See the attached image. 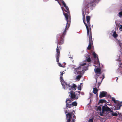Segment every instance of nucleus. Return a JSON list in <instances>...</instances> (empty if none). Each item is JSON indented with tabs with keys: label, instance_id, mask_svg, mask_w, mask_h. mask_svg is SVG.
<instances>
[{
	"label": "nucleus",
	"instance_id": "f257e3e1",
	"mask_svg": "<svg viewBox=\"0 0 122 122\" xmlns=\"http://www.w3.org/2000/svg\"><path fill=\"white\" fill-rule=\"evenodd\" d=\"M100 0H91L90 2H88L86 3L85 5L84 6L82 9V14L83 16V20L84 24L85 25L87 30V35L88 36L89 35V27L90 29V30L91 25L90 23V16H86V20L87 23L86 24V22L85 15V14L86 13L88 14L89 13V7L92 6L93 3L95 2L98 3Z\"/></svg>",
	"mask_w": 122,
	"mask_h": 122
},
{
	"label": "nucleus",
	"instance_id": "f03ea898",
	"mask_svg": "<svg viewBox=\"0 0 122 122\" xmlns=\"http://www.w3.org/2000/svg\"><path fill=\"white\" fill-rule=\"evenodd\" d=\"M61 3L63 4L64 6L65 7L66 9L65 10V11L66 13H65L64 11L63 10V13L67 22L66 23V26H70L71 23V16L69 8L67 6L64 2L63 0H60Z\"/></svg>",
	"mask_w": 122,
	"mask_h": 122
},
{
	"label": "nucleus",
	"instance_id": "7ed1b4c3",
	"mask_svg": "<svg viewBox=\"0 0 122 122\" xmlns=\"http://www.w3.org/2000/svg\"><path fill=\"white\" fill-rule=\"evenodd\" d=\"M70 26H66V28L64 31L63 33L61 34L60 36V38L58 41L57 42V44L61 45L63 44L64 43V38L65 36L66 35V31Z\"/></svg>",
	"mask_w": 122,
	"mask_h": 122
},
{
	"label": "nucleus",
	"instance_id": "20e7f679",
	"mask_svg": "<svg viewBox=\"0 0 122 122\" xmlns=\"http://www.w3.org/2000/svg\"><path fill=\"white\" fill-rule=\"evenodd\" d=\"M89 44L88 46L87 49L88 50H90L92 46L93 45V41L92 39V31L91 29H90V30L89 31Z\"/></svg>",
	"mask_w": 122,
	"mask_h": 122
},
{
	"label": "nucleus",
	"instance_id": "39448f33",
	"mask_svg": "<svg viewBox=\"0 0 122 122\" xmlns=\"http://www.w3.org/2000/svg\"><path fill=\"white\" fill-rule=\"evenodd\" d=\"M111 98L114 103L117 104V107H115L116 109L117 110L120 109V107L122 106V102H120L119 101L116 100L114 97H111Z\"/></svg>",
	"mask_w": 122,
	"mask_h": 122
},
{
	"label": "nucleus",
	"instance_id": "423d86ee",
	"mask_svg": "<svg viewBox=\"0 0 122 122\" xmlns=\"http://www.w3.org/2000/svg\"><path fill=\"white\" fill-rule=\"evenodd\" d=\"M58 44H57V47L56 48V61L57 62H59V58L60 56V49H61V46H58Z\"/></svg>",
	"mask_w": 122,
	"mask_h": 122
},
{
	"label": "nucleus",
	"instance_id": "0eeeda50",
	"mask_svg": "<svg viewBox=\"0 0 122 122\" xmlns=\"http://www.w3.org/2000/svg\"><path fill=\"white\" fill-rule=\"evenodd\" d=\"M102 112H104L105 111L106 112L109 111L111 112H113V111L111 109L106 105L102 106Z\"/></svg>",
	"mask_w": 122,
	"mask_h": 122
},
{
	"label": "nucleus",
	"instance_id": "6e6552de",
	"mask_svg": "<svg viewBox=\"0 0 122 122\" xmlns=\"http://www.w3.org/2000/svg\"><path fill=\"white\" fill-rule=\"evenodd\" d=\"M81 69V66H79L77 68H75L74 71V73L76 74L77 73V74L80 75L81 74L82 71Z\"/></svg>",
	"mask_w": 122,
	"mask_h": 122
},
{
	"label": "nucleus",
	"instance_id": "1a4fd4ad",
	"mask_svg": "<svg viewBox=\"0 0 122 122\" xmlns=\"http://www.w3.org/2000/svg\"><path fill=\"white\" fill-rule=\"evenodd\" d=\"M69 93L70 94V97L71 99H77L78 97V96H76V95L73 92V91H71L69 92ZM69 96H70V95H69Z\"/></svg>",
	"mask_w": 122,
	"mask_h": 122
},
{
	"label": "nucleus",
	"instance_id": "9d476101",
	"mask_svg": "<svg viewBox=\"0 0 122 122\" xmlns=\"http://www.w3.org/2000/svg\"><path fill=\"white\" fill-rule=\"evenodd\" d=\"M94 71L96 74L97 76H99L102 73L101 72V70L99 68H95Z\"/></svg>",
	"mask_w": 122,
	"mask_h": 122
},
{
	"label": "nucleus",
	"instance_id": "9b49d317",
	"mask_svg": "<svg viewBox=\"0 0 122 122\" xmlns=\"http://www.w3.org/2000/svg\"><path fill=\"white\" fill-rule=\"evenodd\" d=\"M107 95V93L106 92H101L100 93L99 97L100 98L104 97Z\"/></svg>",
	"mask_w": 122,
	"mask_h": 122
},
{
	"label": "nucleus",
	"instance_id": "f8f14e48",
	"mask_svg": "<svg viewBox=\"0 0 122 122\" xmlns=\"http://www.w3.org/2000/svg\"><path fill=\"white\" fill-rule=\"evenodd\" d=\"M92 55L93 56L94 58H97V64H99V62L98 60V57L97 56V55L94 52H93Z\"/></svg>",
	"mask_w": 122,
	"mask_h": 122
},
{
	"label": "nucleus",
	"instance_id": "ddd939ff",
	"mask_svg": "<svg viewBox=\"0 0 122 122\" xmlns=\"http://www.w3.org/2000/svg\"><path fill=\"white\" fill-rule=\"evenodd\" d=\"M76 86L75 84H73V85H71L70 86V88L69 90H71V89L75 90L76 89Z\"/></svg>",
	"mask_w": 122,
	"mask_h": 122
},
{
	"label": "nucleus",
	"instance_id": "4468645a",
	"mask_svg": "<svg viewBox=\"0 0 122 122\" xmlns=\"http://www.w3.org/2000/svg\"><path fill=\"white\" fill-rule=\"evenodd\" d=\"M72 112L68 113L66 114V116H68L69 117L68 119L67 122H70L71 121V116L72 115Z\"/></svg>",
	"mask_w": 122,
	"mask_h": 122
},
{
	"label": "nucleus",
	"instance_id": "2eb2a0df",
	"mask_svg": "<svg viewBox=\"0 0 122 122\" xmlns=\"http://www.w3.org/2000/svg\"><path fill=\"white\" fill-rule=\"evenodd\" d=\"M64 81V83H65V85H66V88L65 86L64 85H64H63L62 83V85L63 86V87H64V89H66L67 88H69V87L70 88V84H67V83L65 82L64 81Z\"/></svg>",
	"mask_w": 122,
	"mask_h": 122
},
{
	"label": "nucleus",
	"instance_id": "dca6fc26",
	"mask_svg": "<svg viewBox=\"0 0 122 122\" xmlns=\"http://www.w3.org/2000/svg\"><path fill=\"white\" fill-rule=\"evenodd\" d=\"M60 80L61 82H63V81H64V80L63 79L62 76L63 75L64 73L65 72H64V71H63V72H60Z\"/></svg>",
	"mask_w": 122,
	"mask_h": 122
},
{
	"label": "nucleus",
	"instance_id": "f3484780",
	"mask_svg": "<svg viewBox=\"0 0 122 122\" xmlns=\"http://www.w3.org/2000/svg\"><path fill=\"white\" fill-rule=\"evenodd\" d=\"M104 78V77L102 78L101 77H99L98 78V80H100V81L99 82H98V88L99 86L100 85V84Z\"/></svg>",
	"mask_w": 122,
	"mask_h": 122
},
{
	"label": "nucleus",
	"instance_id": "a211bd4d",
	"mask_svg": "<svg viewBox=\"0 0 122 122\" xmlns=\"http://www.w3.org/2000/svg\"><path fill=\"white\" fill-rule=\"evenodd\" d=\"M76 96H80V92L79 91H76L74 92Z\"/></svg>",
	"mask_w": 122,
	"mask_h": 122
},
{
	"label": "nucleus",
	"instance_id": "6ab92c4d",
	"mask_svg": "<svg viewBox=\"0 0 122 122\" xmlns=\"http://www.w3.org/2000/svg\"><path fill=\"white\" fill-rule=\"evenodd\" d=\"M69 103H66V109H67V108H71V104H69Z\"/></svg>",
	"mask_w": 122,
	"mask_h": 122
},
{
	"label": "nucleus",
	"instance_id": "aec40b11",
	"mask_svg": "<svg viewBox=\"0 0 122 122\" xmlns=\"http://www.w3.org/2000/svg\"><path fill=\"white\" fill-rule=\"evenodd\" d=\"M72 99L71 97L66 99V103H70Z\"/></svg>",
	"mask_w": 122,
	"mask_h": 122
},
{
	"label": "nucleus",
	"instance_id": "412c9836",
	"mask_svg": "<svg viewBox=\"0 0 122 122\" xmlns=\"http://www.w3.org/2000/svg\"><path fill=\"white\" fill-rule=\"evenodd\" d=\"M98 91V90L96 88H94L93 89V93L96 94Z\"/></svg>",
	"mask_w": 122,
	"mask_h": 122
},
{
	"label": "nucleus",
	"instance_id": "4be33fe9",
	"mask_svg": "<svg viewBox=\"0 0 122 122\" xmlns=\"http://www.w3.org/2000/svg\"><path fill=\"white\" fill-rule=\"evenodd\" d=\"M113 36V37L114 38H116L118 36V35L116 33V32L115 31L112 35Z\"/></svg>",
	"mask_w": 122,
	"mask_h": 122
},
{
	"label": "nucleus",
	"instance_id": "5701e85b",
	"mask_svg": "<svg viewBox=\"0 0 122 122\" xmlns=\"http://www.w3.org/2000/svg\"><path fill=\"white\" fill-rule=\"evenodd\" d=\"M91 61V58L90 57H89L88 58L86 59V60H85V62H90Z\"/></svg>",
	"mask_w": 122,
	"mask_h": 122
},
{
	"label": "nucleus",
	"instance_id": "b1692460",
	"mask_svg": "<svg viewBox=\"0 0 122 122\" xmlns=\"http://www.w3.org/2000/svg\"><path fill=\"white\" fill-rule=\"evenodd\" d=\"M106 101L104 99H100L99 100V103H103L105 102Z\"/></svg>",
	"mask_w": 122,
	"mask_h": 122
},
{
	"label": "nucleus",
	"instance_id": "393cba45",
	"mask_svg": "<svg viewBox=\"0 0 122 122\" xmlns=\"http://www.w3.org/2000/svg\"><path fill=\"white\" fill-rule=\"evenodd\" d=\"M71 104V105L73 106H77V103L76 102H72Z\"/></svg>",
	"mask_w": 122,
	"mask_h": 122
},
{
	"label": "nucleus",
	"instance_id": "a878e982",
	"mask_svg": "<svg viewBox=\"0 0 122 122\" xmlns=\"http://www.w3.org/2000/svg\"><path fill=\"white\" fill-rule=\"evenodd\" d=\"M81 77V75H78L76 76V79L77 80L79 81L80 80Z\"/></svg>",
	"mask_w": 122,
	"mask_h": 122
},
{
	"label": "nucleus",
	"instance_id": "bb28decb",
	"mask_svg": "<svg viewBox=\"0 0 122 122\" xmlns=\"http://www.w3.org/2000/svg\"><path fill=\"white\" fill-rule=\"evenodd\" d=\"M120 56H117V58H116V61H119L120 60Z\"/></svg>",
	"mask_w": 122,
	"mask_h": 122
},
{
	"label": "nucleus",
	"instance_id": "cd10ccee",
	"mask_svg": "<svg viewBox=\"0 0 122 122\" xmlns=\"http://www.w3.org/2000/svg\"><path fill=\"white\" fill-rule=\"evenodd\" d=\"M111 114L112 115L114 116H117V114L116 112L115 113H112Z\"/></svg>",
	"mask_w": 122,
	"mask_h": 122
},
{
	"label": "nucleus",
	"instance_id": "c85d7f7f",
	"mask_svg": "<svg viewBox=\"0 0 122 122\" xmlns=\"http://www.w3.org/2000/svg\"><path fill=\"white\" fill-rule=\"evenodd\" d=\"M118 114L119 115V117L120 118H121V119H122V114H121V113H119V112L118 113Z\"/></svg>",
	"mask_w": 122,
	"mask_h": 122
},
{
	"label": "nucleus",
	"instance_id": "c756f323",
	"mask_svg": "<svg viewBox=\"0 0 122 122\" xmlns=\"http://www.w3.org/2000/svg\"><path fill=\"white\" fill-rule=\"evenodd\" d=\"M118 62H119L118 64H119V66H120L121 65H122V62L121 60H120Z\"/></svg>",
	"mask_w": 122,
	"mask_h": 122
},
{
	"label": "nucleus",
	"instance_id": "7c9ffc66",
	"mask_svg": "<svg viewBox=\"0 0 122 122\" xmlns=\"http://www.w3.org/2000/svg\"><path fill=\"white\" fill-rule=\"evenodd\" d=\"M104 113V112H102H102H100V115L101 116H103V113Z\"/></svg>",
	"mask_w": 122,
	"mask_h": 122
},
{
	"label": "nucleus",
	"instance_id": "2f4dec72",
	"mask_svg": "<svg viewBox=\"0 0 122 122\" xmlns=\"http://www.w3.org/2000/svg\"><path fill=\"white\" fill-rule=\"evenodd\" d=\"M93 118L89 119L88 120V121L89 122H93Z\"/></svg>",
	"mask_w": 122,
	"mask_h": 122
},
{
	"label": "nucleus",
	"instance_id": "473e14b6",
	"mask_svg": "<svg viewBox=\"0 0 122 122\" xmlns=\"http://www.w3.org/2000/svg\"><path fill=\"white\" fill-rule=\"evenodd\" d=\"M119 16H122V12H119Z\"/></svg>",
	"mask_w": 122,
	"mask_h": 122
},
{
	"label": "nucleus",
	"instance_id": "72a5a7b5",
	"mask_svg": "<svg viewBox=\"0 0 122 122\" xmlns=\"http://www.w3.org/2000/svg\"><path fill=\"white\" fill-rule=\"evenodd\" d=\"M58 66H60V67H63L62 65H61V64L59 62H58Z\"/></svg>",
	"mask_w": 122,
	"mask_h": 122
},
{
	"label": "nucleus",
	"instance_id": "f704fd0d",
	"mask_svg": "<svg viewBox=\"0 0 122 122\" xmlns=\"http://www.w3.org/2000/svg\"><path fill=\"white\" fill-rule=\"evenodd\" d=\"M86 64V63H84L82 64H80V66H84Z\"/></svg>",
	"mask_w": 122,
	"mask_h": 122
},
{
	"label": "nucleus",
	"instance_id": "c9c22d12",
	"mask_svg": "<svg viewBox=\"0 0 122 122\" xmlns=\"http://www.w3.org/2000/svg\"><path fill=\"white\" fill-rule=\"evenodd\" d=\"M98 78L96 79V82H99L100 81V80H98Z\"/></svg>",
	"mask_w": 122,
	"mask_h": 122
},
{
	"label": "nucleus",
	"instance_id": "e433bc0d",
	"mask_svg": "<svg viewBox=\"0 0 122 122\" xmlns=\"http://www.w3.org/2000/svg\"><path fill=\"white\" fill-rule=\"evenodd\" d=\"M119 28V29L120 30H122V25H120V27Z\"/></svg>",
	"mask_w": 122,
	"mask_h": 122
},
{
	"label": "nucleus",
	"instance_id": "4c0bfd02",
	"mask_svg": "<svg viewBox=\"0 0 122 122\" xmlns=\"http://www.w3.org/2000/svg\"><path fill=\"white\" fill-rule=\"evenodd\" d=\"M78 90H81V87L80 86H79L78 87Z\"/></svg>",
	"mask_w": 122,
	"mask_h": 122
},
{
	"label": "nucleus",
	"instance_id": "58836bf2",
	"mask_svg": "<svg viewBox=\"0 0 122 122\" xmlns=\"http://www.w3.org/2000/svg\"><path fill=\"white\" fill-rule=\"evenodd\" d=\"M98 109L100 111L101 110V108L100 107H98Z\"/></svg>",
	"mask_w": 122,
	"mask_h": 122
},
{
	"label": "nucleus",
	"instance_id": "ea45409f",
	"mask_svg": "<svg viewBox=\"0 0 122 122\" xmlns=\"http://www.w3.org/2000/svg\"><path fill=\"white\" fill-rule=\"evenodd\" d=\"M64 111L65 112V113L66 114L67 113V110H64Z\"/></svg>",
	"mask_w": 122,
	"mask_h": 122
},
{
	"label": "nucleus",
	"instance_id": "a19ab883",
	"mask_svg": "<svg viewBox=\"0 0 122 122\" xmlns=\"http://www.w3.org/2000/svg\"><path fill=\"white\" fill-rule=\"evenodd\" d=\"M72 121L73 122H74L75 121V120L74 119H72Z\"/></svg>",
	"mask_w": 122,
	"mask_h": 122
},
{
	"label": "nucleus",
	"instance_id": "79ce46f5",
	"mask_svg": "<svg viewBox=\"0 0 122 122\" xmlns=\"http://www.w3.org/2000/svg\"><path fill=\"white\" fill-rule=\"evenodd\" d=\"M119 45L121 47V44H120V43H119Z\"/></svg>",
	"mask_w": 122,
	"mask_h": 122
},
{
	"label": "nucleus",
	"instance_id": "37998d69",
	"mask_svg": "<svg viewBox=\"0 0 122 122\" xmlns=\"http://www.w3.org/2000/svg\"><path fill=\"white\" fill-rule=\"evenodd\" d=\"M73 117L74 118H76V116H75V115H74V116H73Z\"/></svg>",
	"mask_w": 122,
	"mask_h": 122
},
{
	"label": "nucleus",
	"instance_id": "c03bdc74",
	"mask_svg": "<svg viewBox=\"0 0 122 122\" xmlns=\"http://www.w3.org/2000/svg\"><path fill=\"white\" fill-rule=\"evenodd\" d=\"M73 112H74V113H75V112L74 111V110H73Z\"/></svg>",
	"mask_w": 122,
	"mask_h": 122
},
{
	"label": "nucleus",
	"instance_id": "a18cd8bd",
	"mask_svg": "<svg viewBox=\"0 0 122 122\" xmlns=\"http://www.w3.org/2000/svg\"><path fill=\"white\" fill-rule=\"evenodd\" d=\"M117 79H118V78L117 77Z\"/></svg>",
	"mask_w": 122,
	"mask_h": 122
},
{
	"label": "nucleus",
	"instance_id": "49530a36",
	"mask_svg": "<svg viewBox=\"0 0 122 122\" xmlns=\"http://www.w3.org/2000/svg\"><path fill=\"white\" fill-rule=\"evenodd\" d=\"M55 0L56 1H58V0Z\"/></svg>",
	"mask_w": 122,
	"mask_h": 122
},
{
	"label": "nucleus",
	"instance_id": "de8ad7c7",
	"mask_svg": "<svg viewBox=\"0 0 122 122\" xmlns=\"http://www.w3.org/2000/svg\"><path fill=\"white\" fill-rule=\"evenodd\" d=\"M121 74H122V72H121Z\"/></svg>",
	"mask_w": 122,
	"mask_h": 122
}]
</instances>
